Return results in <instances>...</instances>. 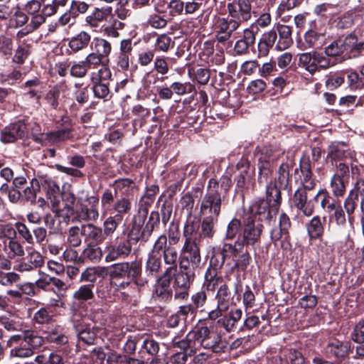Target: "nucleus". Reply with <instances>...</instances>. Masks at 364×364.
<instances>
[{"instance_id":"55","label":"nucleus","mask_w":364,"mask_h":364,"mask_svg":"<svg viewBox=\"0 0 364 364\" xmlns=\"http://www.w3.org/2000/svg\"><path fill=\"white\" fill-rule=\"evenodd\" d=\"M335 27L340 30L348 29L352 27L354 23L353 15L350 13H345L338 16L333 21Z\"/></svg>"},{"instance_id":"3","label":"nucleus","mask_w":364,"mask_h":364,"mask_svg":"<svg viewBox=\"0 0 364 364\" xmlns=\"http://www.w3.org/2000/svg\"><path fill=\"white\" fill-rule=\"evenodd\" d=\"M190 339L196 340V346L210 349L213 353H220L227 348V342L213 328L201 326L189 332Z\"/></svg>"},{"instance_id":"43","label":"nucleus","mask_w":364,"mask_h":364,"mask_svg":"<svg viewBox=\"0 0 364 364\" xmlns=\"http://www.w3.org/2000/svg\"><path fill=\"white\" fill-rule=\"evenodd\" d=\"M72 128L65 127L55 132L46 134V139L53 144L59 143L69 139L72 135Z\"/></svg>"},{"instance_id":"11","label":"nucleus","mask_w":364,"mask_h":364,"mask_svg":"<svg viewBox=\"0 0 364 364\" xmlns=\"http://www.w3.org/2000/svg\"><path fill=\"white\" fill-rule=\"evenodd\" d=\"M132 246L129 240L117 243H108L105 248V262H112L118 259H124L132 252Z\"/></svg>"},{"instance_id":"48","label":"nucleus","mask_w":364,"mask_h":364,"mask_svg":"<svg viewBox=\"0 0 364 364\" xmlns=\"http://www.w3.org/2000/svg\"><path fill=\"white\" fill-rule=\"evenodd\" d=\"M82 225L70 228L68 232L67 241L73 247H79L82 243Z\"/></svg>"},{"instance_id":"25","label":"nucleus","mask_w":364,"mask_h":364,"mask_svg":"<svg viewBox=\"0 0 364 364\" xmlns=\"http://www.w3.org/2000/svg\"><path fill=\"white\" fill-rule=\"evenodd\" d=\"M91 38V35L88 32L82 31L68 39V48L71 52L77 53L88 47Z\"/></svg>"},{"instance_id":"31","label":"nucleus","mask_w":364,"mask_h":364,"mask_svg":"<svg viewBox=\"0 0 364 364\" xmlns=\"http://www.w3.org/2000/svg\"><path fill=\"white\" fill-rule=\"evenodd\" d=\"M91 48L92 50L104 59L109 61V55H110L112 46L109 41L107 40L96 37L91 42Z\"/></svg>"},{"instance_id":"59","label":"nucleus","mask_w":364,"mask_h":364,"mask_svg":"<svg viewBox=\"0 0 364 364\" xmlns=\"http://www.w3.org/2000/svg\"><path fill=\"white\" fill-rule=\"evenodd\" d=\"M167 23L168 21L164 16L156 13L150 14L147 20V24L155 29L165 28L167 26Z\"/></svg>"},{"instance_id":"58","label":"nucleus","mask_w":364,"mask_h":364,"mask_svg":"<svg viewBox=\"0 0 364 364\" xmlns=\"http://www.w3.org/2000/svg\"><path fill=\"white\" fill-rule=\"evenodd\" d=\"M345 53L343 41H334L325 48V55L328 58L340 55Z\"/></svg>"},{"instance_id":"19","label":"nucleus","mask_w":364,"mask_h":364,"mask_svg":"<svg viewBox=\"0 0 364 364\" xmlns=\"http://www.w3.org/2000/svg\"><path fill=\"white\" fill-rule=\"evenodd\" d=\"M357 33L358 30L355 29L343 41L345 53L353 57H356L364 50V37L358 38Z\"/></svg>"},{"instance_id":"9","label":"nucleus","mask_w":364,"mask_h":364,"mask_svg":"<svg viewBox=\"0 0 364 364\" xmlns=\"http://www.w3.org/2000/svg\"><path fill=\"white\" fill-rule=\"evenodd\" d=\"M141 272V263L137 261L115 263L109 269V276L112 280L136 279Z\"/></svg>"},{"instance_id":"24","label":"nucleus","mask_w":364,"mask_h":364,"mask_svg":"<svg viewBox=\"0 0 364 364\" xmlns=\"http://www.w3.org/2000/svg\"><path fill=\"white\" fill-rule=\"evenodd\" d=\"M82 235L85 242L99 245L105 240L102 230L100 227L96 226L92 223L82 225Z\"/></svg>"},{"instance_id":"17","label":"nucleus","mask_w":364,"mask_h":364,"mask_svg":"<svg viewBox=\"0 0 364 364\" xmlns=\"http://www.w3.org/2000/svg\"><path fill=\"white\" fill-rule=\"evenodd\" d=\"M41 183L42 188L46 192L48 199L52 205L53 211L60 214L61 193L59 186L54 180L50 178H43Z\"/></svg>"},{"instance_id":"53","label":"nucleus","mask_w":364,"mask_h":364,"mask_svg":"<svg viewBox=\"0 0 364 364\" xmlns=\"http://www.w3.org/2000/svg\"><path fill=\"white\" fill-rule=\"evenodd\" d=\"M184 242H200L199 234H197V228L193 221H188L183 228Z\"/></svg>"},{"instance_id":"44","label":"nucleus","mask_w":364,"mask_h":364,"mask_svg":"<svg viewBox=\"0 0 364 364\" xmlns=\"http://www.w3.org/2000/svg\"><path fill=\"white\" fill-rule=\"evenodd\" d=\"M191 301L193 307L196 311L200 309V311L206 312L208 314V311H211L212 309L208 308L205 304L207 301V295L204 291H200L193 294L191 296Z\"/></svg>"},{"instance_id":"64","label":"nucleus","mask_w":364,"mask_h":364,"mask_svg":"<svg viewBox=\"0 0 364 364\" xmlns=\"http://www.w3.org/2000/svg\"><path fill=\"white\" fill-rule=\"evenodd\" d=\"M351 339L358 343H364V320L358 322L351 333Z\"/></svg>"},{"instance_id":"18","label":"nucleus","mask_w":364,"mask_h":364,"mask_svg":"<svg viewBox=\"0 0 364 364\" xmlns=\"http://www.w3.org/2000/svg\"><path fill=\"white\" fill-rule=\"evenodd\" d=\"M112 11L110 6L95 7L92 12L86 16L85 23L91 28H96L100 23L107 21L108 18L112 16Z\"/></svg>"},{"instance_id":"37","label":"nucleus","mask_w":364,"mask_h":364,"mask_svg":"<svg viewBox=\"0 0 364 364\" xmlns=\"http://www.w3.org/2000/svg\"><path fill=\"white\" fill-rule=\"evenodd\" d=\"M228 16L227 18H218L216 24V29L221 31L230 35H232L233 32L237 31L241 23L238 21Z\"/></svg>"},{"instance_id":"35","label":"nucleus","mask_w":364,"mask_h":364,"mask_svg":"<svg viewBox=\"0 0 364 364\" xmlns=\"http://www.w3.org/2000/svg\"><path fill=\"white\" fill-rule=\"evenodd\" d=\"M162 267L161 255L149 253L145 264V273L148 277H157Z\"/></svg>"},{"instance_id":"41","label":"nucleus","mask_w":364,"mask_h":364,"mask_svg":"<svg viewBox=\"0 0 364 364\" xmlns=\"http://www.w3.org/2000/svg\"><path fill=\"white\" fill-rule=\"evenodd\" d=\"M242 231V226L240 220L234 218L228 224L224 235L225 240H233Z\"/></svg>"},{"instance_id":"38","label":"nucleus","mask_w":364,"mask_h":364,"mask_svg":"<svg viewBox=\"0 0 364 364\" xmlns=\"http://www.w3.org/2000/svg\"><path fill=\"white\" fill-rule=\"evenodd\" d=\"M102 257V249L97 245L88 243L87 247L83 250L81 258H83V262L87 259L92 262H97Z\"/></svg>"},{"instance_id":"22","label":"nucleus","mask_w":364,"mask_h":364,"mask_svg":"<svg viewBox=\"0 0 364 364\" xmlns=\"http://www.w3.org/2000/svg\"><path fill=\"white\" fill-rule=\"evenodd\" d=\"M349 350L350 344L348 342H342L337 339L329 341L325 347V353L328 356L338 359L344 358Z\"/></svg>"},{"instance_id":"6","label":"nucleus","mask_w":364,"mask_h":364,"mask_svg":"<svg viewBox=\"0 0 364 364\" xmlns=\"http://www.w3.org/2000/svg\"><path fill=\"white\" fill-rule=\"evenodd\" d=\"M333 65L323 53L311 51L299 55V66L311 75L326 70Z\"/></svg>"},{"instance_id":"60","label":"nucleus","mask_w":364,"mask_h":364,"mask_svg":"<svg viewBox=\"0 0 364 364\" xmlns=\"http://www.w3.org/2000/svg\"><path fill=\"white\" fill-rule=\"evenodd\" d=\"M16 229L19 235L26 242L30 245L34 244V237L33 236L32 232L24 223L20 222L16 223Z\"/></svg>"},{"instance_id":"14","label":"nucleus","mask_w":364,"mask_h":364,"mask_svg":"<svg viewBox=\"0 0 364 364\" xmlns=\"http://www.w3.org/2000/svg\"><path fill=\"white\" fill-rule=\"evenodd\" d=\"M173 275V288L174 290V298L180 300L186 299L188 296L191 284L193 282L196 275L179 272Z\"/></svg>"},{"instance_id":"50","label":"nucleus","mask_w":364,"mask_h":364,"mask_svg":"<svg viewBox=\"0 0 364 364\" xmlns=\"http://www.w3.org/2000/svg\"><path fill=\"white\" fill-rule=\"evenodd\" d=\"M123 220L114 215L108 216L104 221L102 230L104 236L112 235L117 230L118 225L122 222Z\"/></svg>"},{"instance_id":"32","label":"nucleus","mask_w":364,"mask_h":364,"mask_svg":"<svg viewBox=\"0 0 364 364\" xmlns=\"http://www.w3.org/2000/svg\"><path fill=\"white\" fill-rule=\"evenodd\" d=\"M164 264L167 265L166 268V274L169 273H176L177 271V264L178 255L176 249L173 247L168 246L165 250L164 252L161 254Z\"/></svg>"},{"instance_id":"42","label":"nucleus","mask_w":364,"mask_h":364,"mask_svg":"<svg viewBox=\"0 0 364 364\" xmlns=\"http://www.w3.org/2000/svg\"><path fill=\"white\" fill-rule=\"evenodd\" d=\"M174 46L171 38L166 33L157 35L154 45V51L166 53Z\"/></svg>"},{"instance_id":"57","label":"nucleus","mask_w":364,"mask_h":364,"mask_svg":"<svg viewBox=\"0 0 364 364\" xmlns=\"http://www.w3.org/2000/svg\"><path fill=\"white\" fill-rule=\"evenodd\" d=\"M331 187L336 197H341L345 194L346 186L341 177L334 174L331 179Z\"/></svg>"},{"instance_id":"51","label":"nucleus","mask_w":364,"mask_h":364,"mask_svg":"<svg viewBox=\"0 0 364 364\" xmlns=\"http://www.w3.org/2000/svg\"><path fill=\"white\" fill-rule=\"evenodd\" d=\"M88 68L84 60L73 61L70 65V74L75 78H82L86 76Z\"/></svg>"},{"instance_id":"1","label":"nucleus","mask_w":364,"mask_h":364,"mask_svg":"<svg viewBox=\"0 0 364 364\" xmlns=\"http://www.w3.org/2000/svg\"><path fill=\"white\" fill-rule=\"evenodd\" d=\"M231 186L232 180L228 176H223L219 181L210 178L207 191L201 200V216L218 218L222 205L228 197Z\"/></svg>"},{"instance_id":"33","label":"nucleus","mask_w":364,"mask_h":364,"mask_svg":"<svg viewBox=\"0 0 364 364\" xmlns=\"http://www.w3.org/2000/svg\"><path fill=\"white\" fill-rule=\"evenodd\" d=\"M306 228L310 240H316L322 237L324 226L318 215L314 216L306 224Z\"/></svg>"},{"instance_id":"45","label":"nucleus","mask_w":364,"mask_h":364,"mask_svg":"<svg viewBox=\"0 0 364 364\" xmlns=\"http://www.w3.org/2000/svg\"><path fill=\"white\" fill-rule=\"evenodd\" d=\"M68 0H52L50 2L43 5V15L46 17H50L58 13V10L65 7Z\"/></svg>"},{"instance_id":"40","label":"nucleus","mask_w":364,"mask_h":364,"mask_svg":"<svg viewBox=\"0 0 364 364\" xmlns=\"http://www.w3.org/2000/svg\"><path fill=\"white\" fill-rule=\"evenodd\" d=\"M112 186L114 190L112 193H116V196L119 192L121 196H129V192L134 187V181L129 178H119L114 181Z\"/></svg>"},{"instance_id":"20","label":"nucleus","mask_w":364,"mask_h":364,"mask_svg":"<svg viewBox=\"0 0 364 364\" xmlns=\"http://www.w3.org/2000/svg\"><path fill=\"white\" fill-rule=\"evenodd\" d=\"M299 169L301 173V182L302 186L301 188L309 191L313 190L316 186V182L313 178L311 161L309 158L303 156L300 159Z\"/></svg>"},{"instance_id":"34","label":"nucleus","mask_w":364,"mask_h":364,"mask_svg":"<svg viewBox=\"0 0 364 364\" xmlns=\"http://www.w3.org/2000/svg\"><path fill=\"white\" fill-rule=\"evenodd\" d=\"M218 221V218H216L202 216L199 233L200 239L201 237L212 239L216 232L215 225Z\"/></svg>"},{"instance_id":"5","label":"nucleus","mask_w":364,"mask_h":364,"mask_svg":"<svg viewBox=\"0 0 364 364\" xmlns=\"http://www.w3.org/2000/svg\"><path fill=\"white\" fill-rule=\"evenodd\" d=\"M290 166L287 163H283L280 165L277 171V177L276 178L275 183H270L267 186L266 195L267 199L272 202V206L279 210L282 196L280 189H287L290 183Z\"/></svg>"},{"instance_id":"30","label":"nucleus","mask_w":364,"mask_h":364,"mask_svg":"<svg viewBox=\"0 0 364 364\" xmlns=\"http://www.w3.org/2000/svg\"><path fill=\"white\" fill-rule=\"evenodd\" d=\"M3 250L10 259H14L16 257H23L25 255L23 246L19 241L16 240L15 237L4 242Z\"/></svg>"},{"instance_id":"15","label":"nucleus","mask_w":364,"mask_h":364,"mask_svg":"<svg viewBox=\"0 0 364 364\" xmlns=\"http://www.w3.org/2000/svg\"><path fill=\"white\" fill-rule=\"evenodd\" d=\"M217 306L215 309L208 311V318L215 320L222 316L223 312L227 311L231 298V292L226 284L223 282L218 287L215 295Z\"/></svg>"},{"instance_id":"23","label":"nucleus","mask_w":364,"mask_h":364,"mask_svg":"<svg viewBox=\"0 0 364 364\" xmlns=\"http://www.w3.org/2000/svg\"><path fill=\"white\" fill-rule=\"evenodd\" d=\"M279 39L275 48L277 50H284L289 48L293 43L292 26L277 23L276 26Z\"/></svg>"},{"instance_id":"54","label":"nucleus","mask_w":364,"mask_h":364,"mask_svg":"<svg viewBox=\"0 0 364 364\" xmlns=\"http://www.w3.org/2000/svg\"><path fill=\"white\" fill-rule=\"evenodd\" d=\"M243 248L242 243L240 242V237H238L234 243H224L222 248L218 250L226 256L227 253L230 252L232 256L236 257Z\"/></svg>"},{"instance_id":"13","label":"nucleus","mask_w":364,"mask_h":364,"mask_svg":"<svg viewBox=\"0 0 364 364\" xmlns=\"http://www.w3.org/2000/svg\"><path fill=\"white\" fill-rule=\"evenodd\" d=\"M228 15L242 23L249 21L252 16L250 0H237L227 4Z\"/></svg>"},{"instance_id":"39","label":"nucleus","mask_w":364,"mask_h":364,"mask_svg":"<svg viewBox=\"0 0 364 364\" xmlns=\"http://www.w3.org/2000/svg\"><path fill=\"white\" fill-rule=\"evenodd\" d=\"M358 199L353 196V191H350L349 196L343 202V208L347 214L348 222L353 227L355 222L354 213L357 208Z\"/></svg>"},{"instance_id":"29","label":"nucleus","mask_w":364,"mask_h":364,"mask_svg":"<svg viewBox=\"0 0 364 364\" xmlns=\"http://www.w3.org/2000/svg\"><path fill=\"white\" fill-rule=\"evenodd\" d=\"M304 42L302 45L304 49L318 48L324 43L325 34L311 28L304 35Z\"/></svg>"},{"instance_id":"63","label":"nucleus","mask_w":364,"mask_h":364,"mask_svg":"<svg viewBox=\"0 0 364 364\" xmlns=\"http://www.w3.org/2000/svg\"><path fill=\"white\" fill-rule=\"evenodd\" d=\"M179 272L196 275L200 267L196 264L193 265L188 259L182 255L179 262Z\"/></svg>"},{"instance_id":"16","label":"nucleus","mask_w":364,"mask_h":364,"mask_svg":"<svg viewBox=\"0 0 364 364\" xmlns=\"http://www.w3.org/2000/svg\"><path fill=\"white\" fill-rule=\"evenodd\" d=\"M44 264L43 255L36 250H31L16 265V269L19 272H28L41 268Z\"/></svg>"},{"instance_id":"27","label":"nucleus","mask_w":364,"mask_h":364,"mask_svg":"<svg viewBox=\"0 0 364 364\" xmlns=\"http://www.w3.org/2000/svg\"><path fill=\"white\" fill-rule=\"evenodd\" d=\"M272 203H273L270 202L267 198V200L259 199L251 206V213L254 215H258L260 220H269L272 217L269 208L274 211L279 210H276L272 206Z\"/></svg>"},{"instance_id":"26","label":"nucleus","mask_w":364,"mask_h":364,"mask_svg":"<svg viewBox=\"0 0 364 364\" xmlns=\"http://www.w3.org/2000/svg\"><path fill=\"white\" fill-rule=\"evenodd\" d=\"M181 255L188 259L193 265L200 267L201 256L199 247V242H184L181 249Z\"/></svg>"},{"instance_id":"8","label":"nucleus","mask_w":364,"mask_h":364,"mask_svg":"<svg viewBox=\"0 0 364 364\" xmlns=\"http://www.w3.org/2000/svg\"><path fill=\"white\" fill-rule=\"evenodd\" d=\"M44 343V338L37 332H27L24 343L13 348L10 351L12 358H26L32 356Z\"/></svg>"},{"instance_id":"62","label":"nucleus","mask_w":364,"mask_h":364,"mask_svg":"<svg viewBox=\"0 0 364 364\" xmlns=\"http://www.w3.org/2000/svg\"><path fill=\"white\" fill-rule=\"evenodd\" d=\"M171 88L173 93L175 92L178 95H183L192 92L194 87L190 82H174L171 85Z\"/></svg>"},{"instance_id":"10","label":"nucleus","mask_w":364,"mask_h":364,"mask_svg":"<svg viewBox=\"0 0 364 364\" xmlns=\"http://www.w3.org/2000/svg\"><path fill=\"white\" fill-rule=\"evenodd\" d=\"M264 226L262 223H256L253 215L245 218L242 224V238L240 242L243 247L253 246L260 242Z\"/></svg>"},{"instance_id":"52","label":"nucleus","mask_w":364,"mask_h":364,"mask_svg":"<svg viewBox=\"0 0 364 364\" xmlns=\"http://www.w3.org/2000/svg\"><path fill=\"white\" fill-rule=\"evenodd\" d=\"M77 215L80 220L95 221L99 218V212L97 208L82 206L77 210Z\"/></svg>"},{"instance_id":"61","label":"nucleus","mask_w":364,"mask_h":364,"mask_svg":"<svg viewBox=\"0 0 364 364\" xmlns=\"http://www.w3.org/2000/svg\"><path fill=\"white\" fill-rule=\"evenodd\" d=\"M53 320V316L46 308H41L33 315V321L38 324H48Z\"/></svg>"},{"instance_id":"28","label":"nucleus","mask_w":364,"mask_h":364,"mask_svg":"<svg viewBox=\"0 0 364 364\" xmlns=\"http://www.w3.org/2000/svg\"><path fill=\"white\" fill-rule=\"evenodd\" d=\"M242 311L240 309H231L226 315L220 318L218 324L227 332H232L236 329L237 322L241 319Z\"/></svg>"},{"instance_id":"2","label":"nucleus","mask_w":364,"mask_h":364,"mask_svg":"<svg viewBox=\"0 0 364 364\" xmlns=\"http://www.w3.org/2000/svg\"><path fill=\"white\" fill-rule=\"evenodd\" d=\"M102 215L115 213L114 215L123 220L126 215H129L132 208V200L129 196H116L109 188L105 189L100 197Z\"/></svg>"},{"instance_id":"56","label":"nucleus","mask_w":364,"mask_h":364,"mask_svg":"<svg viewBox=\"0 0 364 364\" xmlns=\"http://www.w3.org/2000/svg\"><path fill=\"white\" fill-rule=\"evenodd\" d=\"M60 87L56 85L50 90L46 95L45 100L53 109H58L59 105V97L60 95Z\"/></svg>"},{"instance_id":"7","label":"nucleus","mask_w":364,"mask_h":364,"mask_svg":"<svg viewBox=\"0 0 364 364\" xmlns=\"http://www.w3.org/2000/svg\"><path fill=\"white\" fill-rule=\"evenodd\" d=\"M90 81L95 97L107 100L109 96V81L112 79V72L108 66L103 65L90 73Z\"/></svg>"},{"instance_id":"49","label":"nucleus","mask_w":364,"mask_h":364,"mask_svg":"<svg viewBox=\"0 0 364 364\" xmlns=\"http://www.w3.org/2000/svg\"><path fill=\"white\" fill-rule=\"evenodd\" d=\"M174 346L184 350V353H188L189 356L194 355L197 351L196 340L190 339L189 333L186 338L174 342Z\"/></svg>"},{"instance_id":"46","label":"nucleus","mask_w":364,"mask_h":364,"mask_svg":"<svg viewBox=\"0 0 364 364\" xmlns=\"http://www.w3.org/2000/svg\"><path fill=\"white\" fill-rule=\"evenodd\" d=\"M92 1L87 0H73L70 2V12L76 18L80 14H85L91 6Z\"/></svg>"},{"instance_id":"21","label":"nucleus","mask_w":364,"mask_h":364,"mask_svg":"<svg viewBox=\"0 0 364 364\" xmlns=\"http://www.w3.org/2000/svg\"><path fill=\"white\" fill-rule=\"evenodd\" d=\"M305 361L306 359L301 352L288 349L275 356L272 364H305Z\"/></svg>"},{"instance_id":"47","label":"nucleus","mask_w":364,"mask_h":364,"mask_svg":"<svg viewBox=\"0 0 364 364\" xmlns=\"http://www.w3.org/2000/svg\"><path fill=\"white\" fill-rule=\"evenodd\" d=\"M347 145L344 142H334L328 147V156L332 159H340L346 156Z\"/></svg>"},{"instance_id":"4","label":"nucleus","mask_w":364,"mask_h":364,"mask_svg":"<svg viewBox=\"0 0 364 364\" xmlns=\"http://www.w3.org/2000/svg\"><path fill=\"white\" fill-rule=\"evenodd\" d=\"M147 213L148 210L146 208L144 209L140 208L138 215L134 216L133 226L129 235L132 240L138 242L141 240L146 242L152 234L155 225H156L159 221V215L158 212H151L147 223L141 230V227L144 223Z\"/></svg>"},{"instance_id":"12","label":"nucleus","mask_w":364,"mask_h":364,"mask_svg":"<svg viewBox=\"0 0 364 364\" xmlns=\"http://www.w3.org/2000/svg\"><path fill=\"white\" fill-rule=\"evenodd\" d=\"M28 136L27 124L18 120L5 127L1 132V141L4 143H13Z\"/></svg>"},{"instance_id":"36","label":"nucleus","mask_w":364,"mask_h":364,"mask_svg":"<svg viewBox=\"0 0 364 364\" xmlns=\"http://www.w3.org/2000/svg\"><path fill=\"white\" fill-rule=\"evenodd\" d=\"M94 284H82L81 285L73 295V299L78 301L80 304H82L85 301L92 300L95 297L94 294Z\"/></svg>"}]
</instances>
